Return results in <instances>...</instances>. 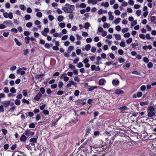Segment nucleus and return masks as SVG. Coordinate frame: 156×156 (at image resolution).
<instances>
[{"label": "nucleus", "instance_id": "obj_1", "mask_svg": "<svg viewBox=\"0 0 156 156\" xmlns=\"http://www.w3.org/2000/svg\"><path fill=\"white\" fill-rule=\"evenodd\" d=\"M90 148L91 151H93L92 148L94 149V152L95 153H99L102 152L104 150V147L101 144H96L93 146H90Z\"/></svg>", "mask_w": 156, "mask_h": 156}, {"label": "nucleus", "instance_id": "obj_2", "mask_svg": "<svg viewBox=\"0 0 156 156\" xmlns=\"http://www.w3.org/2000/svg\"><path fill=\"white\" fill-rule=\"evenodd\" d=\"M147 112L148 113L147 116L148 117H153L156 114V108L153 106H149L147 108Z\"/></svg>", "mask_w": 156, "mask_h": 156}, {"label": "nucleus", "instance_id": "obj_3", "mask_svg": "<svg viewBox=\"0 0 156 156\" xmlns=\"http://www.w3.org/2000/svg\"><path fill=\"white\" fill-rule=\"evenodd\" d=\"M3 16L5 18H9L10 19H12L13 17L11 12H9V13L7 12L4 13Z\"/></svg>", "mask_w": 156, "mask_h": 156}, {"label": "nucleus", "instance_id": "obj_4", "mask_svg": "<svg viewBox=\"0 0 156 156\" xmlns=\"http://www.w3.org/2000/svg\"><path fill=\"white\" fill-rule=\"evenodd\" d=\"M77 84L76 82H74L73 81L71 80L69 82V83H68L66 85V87L68 88H69L71 87L72 85H73L74 86H75Z\"/></svg>", "mask_w": 156, "mask_h": 156}, {"label": "nucleus", "instance_id": "obj_5", "mask_svg": "<svg viewBox=\"0 0 156 156\" xmlns=\"http://www.w3.org/2000/svg\"><path fill=\"white\" fill-rule=\"evenodd\" d=\"M67 74L64 73L62 74L60 77L61 79H63L66 82L69 80V78L66 76Z\"/></svg>", "mask_w": 156, "mask_h": 156}, {"label": "nucleus", "instance_id": "obj_6", "mask_svg": "<svg viewBox=\"0 0 156 156\" xmlns=\"http://www.w3.org/2000/svg\"><path fill=\"white\" fill-rule=\"evenodd\" d=\"M24 133L28 137L29 136L34 135V132H31L29 130H27Z\"/></svg>", "mask_w": 156, "mask_h": 156}, {"label": "nucleus", "instance_id": "obj_7", "mask_svg": "<svg viewBox=\"0 0 156 156\" xmlns=\"http://www.w3.org/2000/svg\"><path fill=\"white\" fill-rule=\"evenodd\" d=\"M128 109V108L126 106H123L119 108L121 112L122 113H126V111Z\"/></svg>", "mask_w": 156, "mask_h": 156}, {"label": "nucleus", "instance_id": "obj_8", "mask_svg": "<svg viewBox=\"0 0 156 156\" xmlns=\"http://www.w3.org/2000/svg\"><path fill=\"white\" fill-rule=\"evenodd\" d=\"M27 138V137L26 136L25 133H24L20 137V140L21 142H25L26 141Z\"/></svg>", "mask_w": 156, "mask_h": 156}, {"label": "nucleus", "instance_id": "obj_9", "mask_svg": "<svg viewBox=\"0 0 156 156\" xmlns=\"http://www.w3.org/2000/svg\"><path fill=\"white\" fill-rule=\"evenodd\" d=\"M66 8H67L66 10H74V6L71 5L69 4H66L65 5Z\"/></svg>", "mask_w": 156, "mask_h": 156}, {"label": "nucleus", "instance_id": "obj_10", "mask_svg": "<svg viewBox=\"0 0 156 156\" xmlns=\"http://www.w3.org/2000/svg\"><path fill=\"white\" fill-rule=\"evenodd\" d=\"M99 84L101 86H104L105 83L106 81L104 79H100L98 81Z\"/></svg>", "mask_w": 156, "mask_h": 156}, {"label": "nucleus", "instance_id": "obj_11", "mask_svg": "<svg viewBox=\"0 0 156 156\" xmlns=\"http://www.w3.org/2000/svg\"><path fill=\"white\" fill-rule=\"evenodd\" d=\"M10 102L9 101H6L2 102V104L3 106L5 108L8 107L10 104Z\"/></svg>", "mask_w": 156, "mask_h": 156}, {"label": "nucleus", "instance_id": "obj_12", "mask_svg": "<svg viewBox=\"0 0 156 156\" xmlns=\"http://www.w3.org/2000/svg\"><path fill=\"white\" fill-rule=\"evenodd\" d=\"M112 83L113 86L116 87L119 85V82L118 80H113L112 81Z\"/></svg>", "mask_w": 156, "mask_h": 156}, {"label": "nucleus", "instance_id": "obj_13", "mask_svg": "<svg viewBox=\"0 0 156 156\" xmlns=\"http://www.w3.org/2000/svg\"><path fill=\"white\" fill-rule=\"evenodd\" d=\"M42 96V94L39 93L34 97V99L36 101H39Z\"/></svg>", "mask_w": 156, "mask_h": 156}, {"label": "nucleus", "instance_id": "obj_14", "mask_svg": "<svg viewBox=\"0 0 156 156\" xmlns=\"http://www.w3.org/2000/svg\"><path fill=\"white\" fill-rule=\"evenodd\" d=\"M17 73L18 74L20 73L21 75H23L25 74V72L24 70H23L22 69H20L17 71Z\"/></svg>", "mask_w": 156, "mask_h": 156}, {"label": "nucleus", "instance_id": "obj_15", "mask_svg": "<svg viewBox=\"0 0 156 156\" xmlns=\"http://www.w3.org/2000/svg\"><path fill=\"white\" fill-rule=\"evenodd\" d=\"M115 93L117 94H123L124 92L121 90L118 89L115 91Z\"/></svg>", "mask_w": 156, "mask_h": 156}, {"label": "nucleus", "instance_id": "obj_16", "mask_svg": "<svg viewBox=\"0 0 156 156\" xmlns=\"http://www.w3.org/2000/svg\"><path fill=\"white\" fill-rule=\"evenodd\" d=\"M109 15V20H112L114 19V17L112 15V12L111 11H110L108 13Z\"/></svg>", "mask_w": 156, "mask_h": 156}, {"label": "nucleus", "instance_id": "obj_17", "mask_svg": "<svg viewBox=\"0 0 156 156\" xmlns=\"http://www.w3.org/2000/svg\"><path fill=\"white\" fill-rule=\"evenodd\" d=\"M87 2L89 4L91 3L92 4H96L97 3V0H88Z\"/></svg>", "mask_w": 156, "mask_h": 156}, {"label": "nucleus", "instance_id": "obj_18", "mask_svg": "<svg viewBox=\"0 0 156 156\" xmlns=\"http://www.w3.org/2000/svg\"><path fill=\"white\" fill-rule=\"evenodd\" d=\"M114 35L115 36V39L117 40H120L121 39V36L120 34H114Z\"/></svg>", "mask_w": 156, "mask_h": 156}, {"label": "nucleus", "instance_id": "obj_19", "mask_svg": "<svg viewBox=\"0 0 156 156\" xmlns=\"http://www.w3.org/2000/svg\"><path fill=\"white\" fill-rule=\"evenodd\" d=\"M3 23L8 25H12V22L10 20H6L3 22Z\"/></svg>", "mask_w": 156, "mask_h": 156}, {"label": "nucleus", "instance_id": "obj_20", "mask_svg": "<svg viewBox=\"0 0 156 156\" xmlns=\"http://www.w3.org/2000/svg\"><path fill=\"white\" fill-rule=\"evenodd\" d=\"M149 103V102L148 101H146L141 102L140 103V105L141 106H144L145 105H148Z\"/></svg>", "mask_w": 156, "mask_h": 156}, {"label": "nucleus", "instance_id": "obj_21", "mask_svg": "<svg viewBox=\"0 0 156 156\" xmlns=\"http://www.w3.org/2000/svg\"><path fill=\"white\" fill-rule=\"evenodd\" d=\"M30 40V37L28 36H27L25 38V42L27 44L29 43Z\"/></svg>", "mask_w": 156, "mask_h": 156}, {"label": "nucleus", "instance_id": "obj_22", "mask_svg": "<svg viewBox=\"0 0 156 156\" xmlns=\"http://www.w3.org/2000/svg\"><path fill=\"white\" fill-rule=\"evenodd\" d=\"M120 20L119 18L116 19L114 21V23L116 25L118 24L120 22Z\"/></svg>", "mask_w": 156, "mask_h": 156}, {"label": "nucleus", "instance_id": "obj_23", "mask_svg": "<svg viewBox=\"0 0 156 156\" xmlns=\"http://www.w3.org/2000/svg\"><path fill=\"white\" fill-rule=\"evenodd\" d=\"M120 46L122 47H124L126 46L125 43L124 41L122 40L121 42Z\"/></svg>", "mask_w": 156, "mask_h": 156}, {"label": "nucleus", "instance_id": "obj_24", "mask_svg": "<svg viewBox=\"0 0 156 156\" xmlns=\"http://www.w3.org/2000/svg\"><path fill=\"white\" fill-rule=\"evenodd\" d=\"M37 139L36 138H31L30 140V142H33V143H37Z\"/></svg>", "mask_w": 156, "mask_h": 156}, {"label": "nucleus", "instance_id": "obj_25", "mask_svg": "<svg viewBox=\"0 0 156 156\" xmlns=\"http://www.w3.org/2000/svg\"><path fill=\"white\" fill-rule=\"evenodd\" d=\"M101 5L105 7H107L109 6V3L108 2H106L105 3L102 2L101 3Z\"/></svg>", "mask_w": 156, "mask_h": 156}, {"label": "nucleus", "instance_id": "obj_26", "mask_svg": "<svg viewBox=\"0 0 156 156\" xmlns=\"http://www.w3.org/2000/svg\"><path fill=\"white\" fill-rule=\"evenodd\" d=\"M74 48L73 46H71L69 47L67 50V52H70L71 51L73 50Z\"/></svg>", "mask_w": 156, "mask_h": 156}, {"label": "nucleus", "instance_id": "obj_27", "mask_svg": "<svg viewBox=\"0 0 156 156\" xmlns=\"http://www.w3.org/2000/svg\"><path fill=\"white\" fill-rule=\"evenodd\" d=\"M63 17L62 16H59L58 17V20L59 22H61L62 21L63 19Z\"/></svg>", "mask_w": 156, "mask_h": 156}, {"label": "nucleus", "instance_id": "obj_28", "mask_svg": "<svg viewBox=\"0 0 156 156\" xmlns=\"http://www.w3.org/2000/svg\"><path fill=\"white\" fill-rule=\"evenodd\" d=\"M91 130V129L90 128H87L86 130V133L85 135L87 136L90 133Z\"/></svg>", "mask_w": 156, "mask_h": 156}, {"label": "nucleus", "instance_id": "obj_29", "mask_svg": "<svg viewBox=\"0 0 156 156\" xmlns=\"http://www.w3.org/2000/svg\"><path fill=\"white\" fill-rule=\"evenodd\" d=\"M130 66V63H127L126 64H124L123 67L124 69H126V68H129Z\"/></svg>", "mask_w": 156, "mask_h": 156}, {"label": "nucleus", "instance_id": "obj_30", "mask_svg": "<svg viewBox=\"0 0 156 156\" xmlns=\"http://www.w3.org/2000/svg\"><path fill=\"white\" fill-rule=\"evenodd\" d=\"M97 88V86H93L88 88V90L89 91H92L95 89H96Z\"/></svg>", "mask_w": 156, "mask_h": 156}, {"label": "nucleus", "instance_id": "obj_31", "mask_svg": "<svg viewBox=\"0 0 156 156\" xmlns=\"http://www.w3.org/2000/svg\"><path fill=\"white\" fill-rule=\"evenodd\" d=\"M119 62L120 63H122L125 62V60L122 58H119L118 59Z\"/></svg>", "mask_w": 156, "mask_h": 156}, {"label": "nucleus", "instance_id": "obj_32", "mask_svg": "<svg viewBox=\"0 0 156 156\" xmlns=\"http://www.w3.org/2000/svg\"><path fill=\"white\" fill-rule=\"evenodd\" d=\"M14 41H15V42H16V44L18 46H20L21 45V43L18 40L15 38L14 39Z\"/></svg>", "mask_w": 156, "mask_h": 156}, {"label": "nucleus", "instance_id": "obj_33", "mask_svg": "<svg viewBox=\"0 0 156 156\" xmlns=\"http://www.w3.org/2000/svg\"><path fill=\"white\" fill-rule=\"evenodd\" d=\"M90 24L89 23H86L85 24L84 27V28L86 29H88V28L90 27Z\"/></svg>", "mask_w": 156, "mask_h": 156}, {"label": "nucleus", "instance_id": "obj_34", "mask_svg": "<svg viewBox=\"0 0 156 156\" xmlns=\"http://www.w3.org/2000/svg\"><path fill=\"white\" fill-rule=\"evenodd\" d=\"M156 20V17L155 16H152L151 19V22H154Z\"/></svg>", "mask_w": 156, "mask_h": 156}, {"label": "nucleus", "instance_id": "obj_35", "mask_svg": "<svg viewBox=\"0 0 156 156\" xmlns=\"http://www.w3.org/2000/svg\"><path fill=\"white\" fill-rule=\"evenodd\" d=\"M146 87L145 85L142 86L140 88V90L142 91H144L145 90Z\"/></svg>", "mask_w": 156, "mask_h": 156}, {"label": "nucleus", "instance_id": "obj_36", "mask_svg": "<svg viewBox=\"0 0 156 156\" xmlns=\"http://www.w3.org/2000/svg\"><path fill=\"white\" fill-rule=\"evenodd\" d=\"M15 102L16 105H18L20 104V101L18 99H16L15 100Z\"/></svg>", "mask_w": 156, "mask_h": 156}, {"label": "nucleus", "instance_id": "obj_37", "mask_svg": "<svg viewBox=\"0 0 156 156\" xmlns=\"http://www.w3.org/2000/svg\"><path fill=\"white\" fill-rule=\"evenodd\" d=\"M91 46L90 44L87 45L85 46V49L87 51H88L90 49Z\"/></svg>", "mask_w": 156, "mask_h": 156}, {"label": "nucleus", "instance_id": "obj_38", "mask_svg": "<svg viewBox=\"0 0 156 156\" xmlns=\"http://www.w3.org/2000/svg\"><path fill=\"white\" fill-rule=\"evenodd\" d=\"M69 68L72 69H75V66L72 64H70L69 66Z\"/></svg>", "mask_w": 156, "mask_h": 156}, {"label": "nucleus", "instance_id": "obj_39", "mask_svg": "<svg viewBox=\"0 0 156 156\" xmlns=\"http://www.w3.org/2000/svg\"><path fill=\"white\" fill-rule=\"evenodd\" d=\"M147 66L149 68H151L153 66V64L151 62H150L148 63Z\"/></svg>", "mask_w": 156, "mask_h": 156}, {"label": "nucleus", "instance_id": "obj_40", "mask_svg": "<svg viewBox=\"0 0 156 156\" xmlns=\"http://www.w3.org/2000/svg\"><path fill=\"white\" fill-rule=\"evenodd\" d=\"M25 18L26 20H29L30 18V16L29 15H26L25 16Z\"/></svg>", "mask_w": 156, "mask_h": 156}, {"label": "nucleus", "instance_id": "obj_41", "mask_svg": "<svg viewBox=\"0 0 156 156\" xmlns=\"http://www.w3.org/2000/svg\"><path fill=\"white\" fill-rule=\"evenodd\" d=\"M103 27L104 28H108L110 27V25L107 23H105L103 25Z\"/></svg>", "mask_w": 156, "mask_h": 156}, {"label": "nucleus", "instance_id": "obj_42", "mask_svg": "<svg viewBox=\"0 0 156 156\" xmlns=\"http://www.w3.org/2000/svg\"><path fill=\"white\" fill-rule=\"evenodd\" d=\"M10 91L12 93H14L16 92V90L14 87H12L10 89Z\"/></svg>", "mask_w": 156, "mask_h": 156}, {"label": "nucleus", "instance_id": "obj_43", "mask_svg": "<svg viewBox=\"0 0 156 156\" xmlns=\"http://www.w3.org/2000/svg\"><path fill=\"white\" fill-rule=\"evenodd\" d=\"M26 26L27 27L30 28L32 26V23L31 22H29L26 24Z\"/></svg>", "mask_w": 156, "mask_h": 156}, {"label": "nucleus", "instance_id": "obj_44", "mask_svg": "<svg viewBox=\"0 0 156 156\" xmlns=\"http://www.w3.org/2000/svg\"><path fill=\"white\" fill-rule=\"evenodd\" d=\"M133 39L132 38H129L126 40V43L127 44H130L132 41Z\"/></svg>", "mask_w": 156, "mask_h": 156}, {"label": "nucleus", "instance_id": "obj_45", "mask_svg": "<svg viewBox=\"0 0 156 156\" xmlns=\"http://www.w3.org/2000/svg\"><path fill=\"white\" fill-rule=\"evenodd\" d=\"M79 91L78 90H76L75 91L74 94L75 96H77L79 95Z\"/></svg>", "mask_w": 156, "mask_h": 156}, {"label": "nucleus", "instance_id": "obj_46", "mask_svg": "<svg viewBox=\"0 0 156 156\" xmlns=\"http://www.w3.org/2000/svg\"><path fill=\"white\" fill-rule=\"evenodd\" d=\"M79 7L81 8H84L86 7V5L84 3H82L80 5Z\"/></svg>", "mask_w": 156, "mask_h": 156}, {"label": "nucleus", "instance_id": "obj_47", "mask_svg": "<svg viewBox=\"0 0 156 156\" xmlns=\"http://www.w3.org/2000/svg\"><path fill=\"white\" fill-rule=\"evenodd\" d=\"M23 94L24 96H27V91L26 90H23Z\"/></svg>", "mask_w": 156, "mask_h": 156}, {"label": "nucleus", "instance_id": "obj_48", "mask_svg": "<svg viewBox=\"0 0 156 156\" xmlns=\"http://www.w3.org/2000/svg\"><path fill=\"white\" fill-rule=\"evenodd\" d=\"M63 83L62 81H60L58 83V87L59 88H61L63 86Z\"/></svg>", "mask_w": 156, "mask_h": 156}, {"label": "nucleus", "instance_id": "obj_49", "mask_svg": "<svg viewBox=\"0 0 156 156\" xmlns=\"http://www.w3.org/2000/svg\"><path fill=\"white\" fill-rule=\"evenodd\" d=\"M74 80L75 81L79 82L80 81V79L78 76H76L74 78Z\"/></svg>", "mask_w": 156, "mask_h": 156}, {"label": "nucleus", "instance_id": "obj_50", "mask_svg": "<svg viewBox=\"0 0 156 156\" xmlns=\"http://www.w3.org/2000/svg\"><path fill=\"white\" fill-rule=\"evenodd\" d=\"M78 68H80L82 67L83 66V65L81 62H79L77 66Z\"/></svg>", "mask_w": 156, "mask_h": 156}, {"label": "nucleus", "instance_id": "obj_51", "mask_svg": "<svg viewBox=\"0 0 156 156\" xmlns=\"http://www.w3.org/2000/svg\"><path fill=\"white\" fill-rule=\"evenodd\" d=\"M59 26L62 28H64L65 27V24L64 23H61L59 24Z\"/></svg>", "mask_w": 156, "mask_h": 156}, {"label": "nucleus", "instance_id": "obj_52", "mask_svg": "<svg viewBox=\"0 0 156 156\" xmlns=\"http://www.w3.org/2000/svg\"><path fill=\"white\" fill-rule=\"evenodd\" d=\"M143 95L142 93L141 92H139L137 93V96L138 98H140Z\"/></svg>", "mask_w": 156, "mask_h": 156}, {"label": "nucleus", "instance_id": "obj_53", "mask_svg": "<svg viewBox=\"0 0 156 156\" xmlns=\"http://www.w3.org/2000/svg\"><path fill=\"white\" fill-rule=\"evenodd\" d=\"M132 73L133 74H136L137 75H140V73L136 71H133L132 72Z\"/></svg>", "mask_w": 156, "mask_h": 156}, {"label": "nucleus", "instance_id": "obj_54", "mask_svg": "<svg viewBox=\"0 0 156 156\" xmlns=\"http://www.w3.org/2000/svg\"><path fill=\"white\" fill-rule=\"evenodd\" d=\"M41 117L39 114H37L36 119V120L38 121L41 119Z\"/></svg>", "mask_w": 156, "mask_h": 156}, {"label": "nucleus", "instance_id": "obj_55", "mask_svg": "<svg viewBox=\"0 0 156 156\" xmlns=\"http://www.w3.org/2000/svg\"><path fill=\"white\" fill-rule=\"evenodd\" d=\"M57 87V85L56 84H52L51 86V87L52 89L56 88Z\"/></svg>", "mask_w": 156, "mask_h": 156}, {"label": "nucleus", "instance_id": "obj_56", "mask_svg": "<svg viewBox=\"0 0 156 156\" xmlns=\"http://www.w3.org/2000/svg\"><path fill=\"white\" fill-rule=\"evenodd\" d=\"M36 16L39 17H41L42 16V14L41 12H37L36 14Z\"/></svg>", "mask_w": 156, "mask_h": 156}, {"label": "nucleus", "instance_id": "obj_57", "mask_svg": "<svg viewBox=\"0 0 156 156\" xmlns=\"http://www.w3.org/2000/svg\"><path fill=\"white\" fill-rule=\"evenodd\" d=\"M69 39L72 42H73L75 40L74 37L73 36L71 35Z\"/></svg>", "mask_w": 156, "mask_h": 156}, {"label": "nucleus", "instance_id": "obj_58", "mask_svg": "<svg viewBox=\"0 0 156 156\" xmlns=\"http://www.w3.org/2000/svg\"><path fill=\"white\" fill-rule=\"evenodd\" d=\"M43 112L45 115H48L49 114V111L47 110H44Z\"/></svg>", "mask_w": 156, "mask_h": 156}, {"label": "nucleus", "instance_id": "obj_59", "mask_svg": "<svg viewBox=\"0 0 156 156\" xmlns=\"http://www.w3.org/2000/svg\"><path fill=\"white\" fill-rule=\"evenodd\" d=\"M29 127L30 128H34L35 127V125L33 123H30L29 124Z\"/></svg>", "mask_w": 156, "mask_h": 156}, {"label": "nucleus", "instance_id": "obj_60", "mask_svg": "<svg viewBox=\"0 0 156 156\" xmlns=\"http://www.w3.org/2000/svg\"><path fill=\"white\" fill-rule=\"evenodd\" d=\"M96 50V48L94 47H92L91 48V51L93 53H94Z\"/></svg>", "mask_w": 156, "mask_h": 156}, {"label": "nucleus", "instance_id": "obj_61", "mask_svg": "<svg viewBox=\"0 0 156 156\" xmlns=\"http://www.w3.org/2000/svg\"><path fill=\"white\" fill-rule=\"evenodd\" d=\"M139 37L140 38L143 39H145V36L144 34H140L139 35Z\"/></svg>", "mask_w": 156, "mask_h": 156}, {"label": "nucleus", "instance_id": "obj_62", "mask_svg": "<svg viewBox=\"0 0 156 156\" xmlns=\"http://www.w3.org/2000/svg\"><path fill=\"white\" fill-rule=\"evenodd\" d=\"M9 77L10 78L12 79H13L15 78V76L14 75V74H11L9 76Z\"/></svg>", "mask_w": 156, "mask_h": 156}, {"label": "nucleus", "instance_id": "obj_63", "mask_svg": "<svg viewBox=\"0 0 156 156\" xmlns=\"http://www.w3.org/2000/svg\"><path fill=\"white\" fill-rule=\"evenodd\" d=\"M68 37V36L67 35H66L63 36L62 37V40H66Z\"/></svg>", "mask_w": 156, "mask_h": 156}, {"label": "nucleus", "instance_id": "obj_64", "mask_svg": "<svg viewBox=\"0 0 156 156\" xmlns=\"http://www.w3.org/2000/svg\"><path fill=\"white\" fill-rule=\"evenodd\" d=\"M49 19L51 21H52L54 19V17L51 15H49L48 16Z\"/></svg>", "mask_w": 156, "mask_h": 156}]
</instances>
